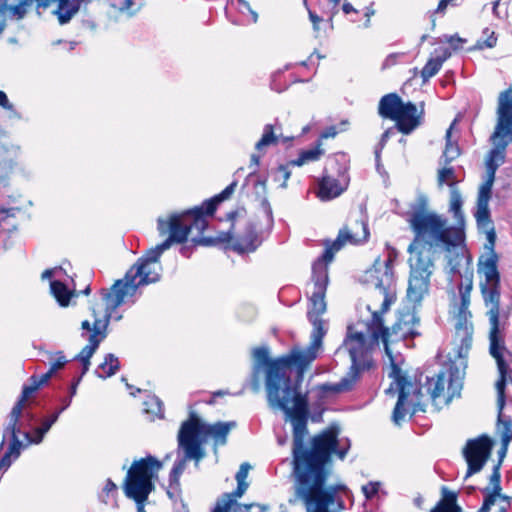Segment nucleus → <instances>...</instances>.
I'll return each mask as SVG.
<instances>
[{
  "mask_svg": "<svg viewBox=\"0 0 512 512\" xmlns=\"http://www.w3.org/2000/svg\"><path fill=\"white\" fill-rule=\"evenodd\" d=\"M253 389H254V391H258V389H259V385H258V382H257V381H255V382H254V384H253Z\"/></svg>",
  "mask_w": 512,
  "mask_h": 512,
  "instance_id": "64",
  "label": "nucleus"
},
{
  "mask_svg": "<svg viewBox=\"0 0 512 512\" xmlns=\"http://www.w3.org/2000/svg\"><path fill=\"white\" fill-rule=\"evenodd\" d=\"M489 492H501L500 473L497 468L494 470V472L490 476V486L486 487L483 491V493H489Z\"/></svg>",
  "mask_w": 512,
  "mask_h": 512,
  "instance_id": "41",
  "label": "nucleus"
},
{
  "mask_svg": "<svg viewBox=\"0 0 512 512\" xmlns=\"http://www.w3.org/2000/svg\"><path fill=\"white\" fill-rule=\"evenodd\" d=\"M236 185H237V182H235V181L232 182L219 195L215 196L214 198H212L208 201H205L201 207H196L194 209L185 211V212L181 213L180 215H186L189 213L197 212V214L199 213L205 219L206 227H207L208 226L207 216H212L217 208V205L220 202L228 199L232 195V193L235 190Z\"/></svg>",
  "mask_w": 512,
  "mask_h": 512,
  "instance_id": "20",
  "label": "nucleus"
},
{
  "mask_svg": "<svg viewBox=\"0 0 512 512\" xmlns=\"http://www.w3.org/2000/svg\"><path fill=\"white\" fill-rule=\"evenodd\" d=\"M163 463L154 456L135 460L127 472L124 491L137 504V512H145L144 503L153 490L152 480L162 469Z\"/></svg>",
  "mask_w": 512,
  "mask_h": 512,
  "instance_id": "8",
  "label": "nucleus"
},
{
  "mask_svg": "<svg viewBox=\"0 0 512 512\" xmlns=\"http://www.w3.org/2000/svg\"><path fill=\"white\" fill-rule=\"evenodd\" d=\"M328 3L331 5V8L328 12L329 20L332 21L333 17L338 13L339 11V5L341 3V0H327Z\"/></svg>",
  "mask_w": 512,
  "mask_h": 512,
  "instance_id": "49",
  "label": "nucleus"
},
{
  "mask_svg": "<svg viewBox=\"0 0 512 512\" xmlns=\"http://www.w3.org/2000/svg\"><path fill=\"white\" fill-rule=\"evenodd\" d=\"M379 488V482H369L362 487V491L367 499H371L378 493Z\"/></svg>",
  "mask_w": 512,
  "mask_h": 512,
  "instance_id": "43",
  "label": "nucleus"
},
{
  "mask_svg": "<svg viewBox=\"0 0 512 512\" xmlns=\"http://www.w3.org/2000/svg\"><path fill=\"white\" fill-rule=\"evenodd\" d=\"M491 141L495 145L486 160V167L497 169L505 160V149L506 146L512 141V137L509 135H503L495 137V132L491 136Z\"/></svg>",
  "mask_w": 512,
  "mask_h": 512,
  "instance_id": "21",
  "label": "nucleus"
},
{
  "mask_svg": "<svg viewBox=\"0 0 512 512\" xmlns=\"http://www.w3.org/2000/svg\"><path fill=\"white\" fill-rule=\"evenodd\" d=\"M502 440H503V442H504V444L506 446L507 443L509 442V437L507 435H504Z\"/></svg>",
  "mask_w": 512,
  "mask_h": 512,
  "instance_id": "63",
  "label": "nucleus"
},
{
  "mask_svg": "<svg viewBox=\"0 0 512 512\" xmlns=\"http://www.w3.org/2000/svg\"><path fill=\"white\" fill-rule=\"evenodd\" d=\"M367 223L361 219L339 231L336 240L326 249L321 258L312 266L309 284L308 318L313 325L311 343L306 349L294 348L287 355L271 360L266 347L253 350L254 373L265 371L267 402L272 410H281L293 426V465L295 494L304 505H344L340 493L347 494L344 485H326V463L331 454L343 459L350 447L349 441L339 440L336 427L313 437L310 449L303 446L308 433V400L299 387L292 383L290 368L297 366L300 372L316 359L326 333L320 316L326 311L325 293L328 285V263L334 254L347 243L359 244L368 239Z\"/></svg>",
  "mask_w": 512,
  "mask_h": 512,
  "instance_id": "1",
  "label": "nucleus"
},
{
  "mask_svg": "<svg viewBox=\"0 0 512 512\" xmlns=\"http://www.w3.org/2000/svg\"><path fill=\"white\" fill-rule=\"evenodd\" d=\"M251 466L248 463L241 464L236 473L237 488L232 493H224L217 501L213 512H230L235 500L241 498L249 487L247 482Z\"/></svg>",
  "mask_w": 512,
  "mask_h": 512,
  "instance_id": "16",
  "label": "nucleus"
},
{
  "mask_svg": "<svg viewBox=\"0 0 512 512\" xmlns=\"http://www.w3.org/2000/svg\"><path fill=\"white\" fill-rule=\"evenodd\" d=\"M310 21L313 24V29L315 32L319 31V24L322 22V18L319 17L315 12L308 10Z\"/></svg>",
  "mask_w": 512,
  "mask_h": 512,
  "instance_id": "50",
  "label": "nucleus"
},
{
  "mask_svg": "<svg viewBox=\"0 0 512 512\" xmlns=\"http://www.w3.org/2000/svg\"><path fill=\"white\" fill-rule=\"evenodd\" d=\"M28 4L29 3L27 2V0H24L19 5L11 6V7L7 6L6 10H9L13 14V16H15L17 19H21L26 13V5H28Z\"/></svg>",
  "mask_w": 512,
  "mask_h": 512,
  "instance_id": "45",
  "label": "nucleus"
},
{
  "mask_svg": "<svg viewBox=\"0 0 512 512\" xmlns=\"http://www.w3.org/2000/svg\"><path fill=\"white\" fill-rule=\"evenodd\" d=\"M431 512H460V511L456 510L455 508H449V507H445L443 505L437 504L431 510Z\"/></svg>",
  "mask_w": 512,
  "mask_h": 512,
  "instance_id": "53",
  "label": "nucleus"
},
{
  "mask_svg": "<svg viewBox=\"0 0 512 512\" xmlns=\"http://www.w3.org/2000/svg\"><path fill=\"white\" fill-rule=\"evenodd\" d=\"M293 137H284L281 132V126L276 122L275 124H266L263 128L261 138L255 144V150L257 153L251 155V165L255 168L260 163V158L266 153V149L270 146L277 145L280 141L287 143L291 141Z\"/></svg>",
  "mask_w": 512,
  "mask_h": 512,
  "instance_id": "15",
  "label": "nucleus"
},
{
  "mask_svg": "<svg viewBox=\"0 0 512 512\" xmlns=\"http://www.w3.org/2000/svg\"><path fill=\"white\" fill-rule=\"evenodd\" d=\"M498 256L491 248L488 253L478 260V275L480 290L486 307L490 324L489 340L490 354L495 359L499 378L496 381L497 405L501 412L505 405V386L512 382L510 362L511 353L505 347L504 323L500 322V274L498 271Z\"/></svg>",
  "mask_w": 512,
  "mask_h": 512,
  "instance_id": "5",
  "label": "nucleus"
},
{
  "mask_svg": "<svg viewBox=\"0 0 512 512\" xmlns=\"http://www.w3.org/2000/svg\"><path fill=\"white\" fill-rule=\"evenodd\" d=\"M290 166H292L290 164V162L287 165H280L275 172V181H278V182L282 181L280 184V186L282 188L286 187L287 181L290 178V175H291V171L289 169Z\"/></svg>",
  "mask_w": 512,
  "mask_h": 512,
  "instance_id": "39",
  "label": "nucleus"
},
{
  "mask_svg": "<svg viewBox=\"0 0 512 512\" xmlns=\"http://www.w3.org/2000/svg\"><path fill=\"white\" fill-rule=\"evenodd\" d=\"M57 9L55 14L58 16L60 24H65L79 11L84 0H55Z\"/></svg>",
  "mask_w": 512,
  "mask_h": 512,
  "instance_id": "27",
  "label": "nucleus"
},
{
  "mask_svg": "<svg viewBox=\"0 0 512 512\" xmlns=\"http://www.w3.org/2000/svg\"><path fill=\"white\" fill-rule=\"evenodd\" d=\"M491 450L492 442L485 435L467 441L463 449V457L468 466L464 480L482 470L491 455Z\"/></svg>",
  "mask_w": 512,
  "mask_h": 512,
  "instance_id": "11",
  "label": "nucleus"
},
{
  "mask_svg": "<svg viewBox=\"0 0 512 512\" xmlns=\"http://www.w3.org/2000/svg\"><path fill=\"white\" fill-rule=\"evenodd\" d=\"M379 114L396 122L397 129L409 134L419 124L422 113H418L417 107L411 102H403L395 93L383 96L379 102Z\"/></svg>",
  "mask_w": 512,
  "mask_h": 512,
  "instance_id": "10",
  "label": "nucleus"
},
{
  "mask_svg": "<svg viewBox=\"0 0 512 512\" xmlns=\"http://www.w3.org/2000/svg\"><path fill=\"white\" fill-rule=\"evenodd\" d=\"M235 426L236 423L233 421L208 424L203 422L194 411H190L189 418L181 424L178 433V447L186 452L187 458H195V462L198 464L205 456L202 445L208 439H212L215 446L224 445L229 432Z\"/></svg>",
  "mask_w": 512,
  "mask_h": 512,
  "instance_id": "7",
  "label": "nucleus"
},
{
  "mask_svg": "<svg viewBox=\"0 0 512 512\" xmlns=\"http://www.w3.org/2000/svg\"><path fill=\"white\" fill-rule=\"evenodd\" d=\"M483 505L478 512H507L510 508V497L501 494V492L484 493Z\"/></svg>",
  "mask_w": 512,
  "mask_h": 512,
  "instance_id": "23",
  "label": "nucleus"
},
{
  "mask_svg": "<svg viewBox=\"0 0 512 512\" xmlns=\"http://www.w3.org/2000/svg\"><path fill=\"white\" fill-rule=\"evenodd\" d=\"M438 504L460 511V508L456 505V494L448 491L446 488H443V498Z\"/></svg>",
  "mask_w": 512,
  "mask_h": 512,
  "instance_id": "40",
  "label": "nucleus"
},
{
  "mask_svg": "<svg viewBox=\"0 0 512 512\" xmlns=\"http://www.w3.org/2000/svg\"><path fill=\"white\" fill-rule=\"evenodd\" d=\"M78 383H79V379L71 386L70 398H72L75 395Z\"/></svg>",
  "mask_w": 512,
  "mask_h": 512,
  "instance_id": "61",
  "label": "nucleus"
},
{
  "mask_svg": "<svg viewBox=\"0 0 512 512\" xmlns=\"http://www.w3.org/2000/svg\"><path fill=\"white\" fill-rule=\"evenodd\" d=\"M145 405L147 406L146 412L153 414L159 418H162L164 415V408L162 402L156 398L152 397L150 398Z\"/></svg>",
  "mask_w": 512,
  "mask_h": 512,
  "instance_id": "37",
  "label": "nucleus"
},
{
  "mask_svg": "<svg viewBox=\"0 0 512 512\" xmlns=\"http://www.w3.org/2000/svg\"><path fill=\"white\" fill-rule=\"evenodd\" d=\"M403 57L402 53H391L383 61L382 68L387 69L395 65L400 58Z\"/></svg>",
  "mask_w": 512,
  "mask_h": 512,
  "instance_id": "46",
  "label": "nucleus"
},
{
  "mask_svg": "<svg viewBox=\"0 0 512 512\" xmlns=\"http://www.w3.org/2000/svg\"><path fill=\"white\" fill-rule=\"evenodd\" d=\"M71 404V398L64 400V405L56 412V413H62L66 408H68Z\"/></svg>",
  "mask_w": 512,
  "mask_h": 512,
  "instance_id": "58",
  "label": "nucleus"
},
{
  "mask_svg": "<svg viewBox=\"0 0 512 512\" xmlns=\"http://www.w3.org/2000/svg\"><path fill=\"white\" fill-rule=\"evenodd\" d=\"M323 153L324 151L320 148V144H318L317 147L302 151L297 159L290 161V164L293 166H302L308 162L317 161Z\"/></svg>",
  "mask_w": 512,
  "mask_h": 512,
  "instance_id": "32",
  "label": "nucleus"
},
{
  "mask_svg": "<svg viewBox=\"0 0 512 512\" xmlns=\"http://www.w3.org/2000/svg\"><path fill=\"white\" fill-rule=\"evenodd\" d=\"M52 375L53 373L50 370H48L46 373L40 376L39 380L32 387H36L37 390L39 386L46 384Z\"/></svg>",
  "mask_w": 512,
  "mask_h": 512,
  "instance_id": "51",
  "label": "nucleus"
},
{
  "mask_svg": "<svg viewBox=\"0 0 512 512\" xmlns=\"http://www.w3.org/2000/svg\"><path fill=\"white\" fill-rule=\"evenodd\" d=\"M456 124V120H454L448 130L446 131V146L443 151L442 158L444 162L447 164L453 160H455L460 155V148L456 142L451 140V133Z\"/></svg>",
  "mask_w": 512,
  "mask_h": 512,
  "instance_id": "30",
  "label": "nucleus"
},
{
  "mask_svg": "<svg viewBox=\"0 0 512 512\" xmlns=\"http://www.w3.org/2000/svg\"><path fill=\"white\" fill-rule=\"evenodd\" d=\"M66 363V359L63 355L58 354L55 360L51 363L50 371L54 374L56 371L61 369Z\"/></svg>",
  "mask_w": 512,
  "mask_h": 512,
  "instance_id": "48",
  "label": "nucleus"
},
{
  "mask_svg": "<svg viewBox=\"0 0 512 512\" xmlns=\"http://www.w3.org/2000/svg\"><path fill=\"white\" fill-rule=\"evenodd\" d=\"M50 290L59 305L62 307L68 306L70 298L74 295V291L68 289L65 284L57 280L50 282Z\"/></svg>",
  "mask_w": 512,
  "mask_h": 512,
  "instance_id": "29",
  "label": "nucleus"
},
{
  "mask_svg": "<svg viewBox=\"0 0 512 512\" xmlns=\"http://www.w3.org/2000/svg\"><path fill=\"white\" fill-rule=\"evenodd\" d=\"M119 365L118 358L114 354H108L104 362L98 366L96 373L101 378L110 377L118 371Z\"/></svg>",
  "mask_w": 512,
  "mask_h": 512,
  "instance_id": "31",
  "label": "nucleus"
},
{
  "mask_svg": "<svg viewBox=\"0 0 512 512\" xmlns=\"http://www.w3.org/2000/svg\"><path fill=\"white\" fill-rule=\"evenodd\" d=\"M497 43V37L495 36V32L490 30L489 28H485L483 30V36L479 40H477L475 44V49H485V48H493Z\"/></svg>",
  "mask_w": 512,
  "mask_h": 512,
  "instance_id": "35",
  "label": "nucleus"
},
{
  "mask_svg": "<svg viewBox=\"0 0 512 512\" xmlns=\"http://www.w3.org/2000/svg\"><path fill=\"white\" fill-rule=\"evenodd\" d=\"M463 282L458 286L459 299L453 305V314L455 317V327L457 330H468L471 312L469 306L471 303V291L473 288V270L469 265H465Z\"/></svg>",
  "mask_w": 512,
  "mask_h": 512,
  "instance_id": "13",
  "label": "nucleus"
},
{
  "mask_svg": "<svg viewBox=\"0 0 512 512\" xmlns=\"http://www.w3.org/2000/svg\"><path fill=\"white\" fill-rule=\"evenodd\" d=\"M114 311L115 309H107V306L103 303L93 306L91 308L93 323L91 324L88 320L82 322V336L85 337L86 333L89 334L87 337L89 343L83 347L77 356V359L83 365L82 374L89 370L90 358L99 347V344L106 338L107 327Z\"/></svg>",
  "mask_w": 512,
  "mask_h": 512,
  "instance_id": "9",
  "label": "nucleus"
},
{
  "mask_svg": "<svg viewBox=\"0 0 512 512\" xmlns=\"http://www.w3.org/2000/svg\"><path fill=\"white\" fill-rule=\"evenodd\" d=\"M374 15V10L372 8H367L365 12V16L367 17V21L365 23V27L369 26L370 23V17Z\"/></svg>",
  "mask_w": 512,
  "mask_h": 512,
  "instance_id": "57",
  "label": "nucleus"
},
{
  "mask_svg": "<svg viewBox=\"0 0 512 512\" xmlns=\"http://www.w3.org/2000/svg\"><path fill=\"white\" fill-rule=\"evenodd\" d=\"M350 178L347 173V166L344 165L338 170L337 178L324 175L318 182L317 197L321 201H329L340 196L348 187Z\"/></svg>",
  "mask_w": 512,
  "mask_h": 512,
  "instance_id": "14",
  "label": "nucleus"
},
{
  "mask_svg": "<svg viewBox=\"0 0 512 512\" xmlns=\"http://www.w3.org/2000/svg\"><path fill=\"white\" fill-rule=\"evenodd\" d=\"M183 453H184V457L182 459H178L174 463L173 468L170 472V475H169L170 487L176 488L179 486V479L186 468V462L188 460H195V458H187L186 452L183 451Z\"/></svg>",
  "mask_w": 512,
  "mask_h": 512,
  "instance_id": "33",
  "label": "nucleus"
},
{
  "mask_svg": "<svg viewBox=\"0 0 512 512\" xmlns=\"http://www.w3.org/2000/svg\"><path fill=\"white\" fill-rule=\"evenodd\" d=\"M446 388L451 398L458 393L461 385L458 381L452 380L451 377H448L445 373H439L436 378L428 380V390L433 399L443 395Z\"/></svg>",
  "mask_w": 512,
  "mask_h": 512,
  "instance_id": "19",
  "label": "nucleus"
},
{
  "mask_svg": "<svg viewBox=\"0 0 512 512\" xmlns=\"http://www.w3.org/2000/svg\"><path fill=\"white\" fill-rule=\"evenodd\" d=\"M389 137V131H386L383 135H382V142H385Z\"/></svg>",
  "mask_w": 512,
  "mask_h": 512,
  "instance_id": "62",
  "label": "nucleus"
},
{
  "mask_svg": "<svg viewBox=\"0 0 512 512\" xmlns=\"http://www.w3.org/2000/svg\"><path fill=\"white\" fill-rule=\"evenodd\" d=\"M441 42L449 43L454 50H458L462 47L466 40L459 37L458 35H444L441 38Z\"/></svg>",
  "mask_w": 512,
  "mask_h": 512,
  "instance_id": "42",
  "label": "nucleus"
},
{
  "mask_svg": "<svg viewBox=\"0 0 512 512\" xmlns=\"http://www.w3.org/2000/svg\"><path fill=\"white\" fill-rule=\"evenodd\" d=\"M336 134H337V131H336L335 127H329L321 134V138L327 139L330 137H334Z\"/></svg>",
  "mask_w": 512,
  "mask_h": 512,
  "instance_id": "56",
  "label": "nucleus"
},
{
  "mask_svg": "<svg viewBox=\"0 0 512 512\" xmlns=\"http://www.w3.org/2000/svg\"><path fill=\"white\" fill-rule=\"evenodd\" d=\"M426 205H427V203H426L425 197H420L419 198V204L413 205L411 207V210L407 213L406 220L413 213L418 212V211H424L426 213H432V214H436L438 216H441L442 218H444L446 220V223H447V225L449 227H461V229L463 231V234H465L464 217H463V213H462V210H461L462 198H461L460 192L456 188L451 189V194H450V211L453 212L454 217L457 220V223L455 225L450 224L448 218L445 215L438 214V213H436L434 211L428 210ZM465 238H466V235H464V239Z\"/></svg>",
  "mask_w": 512,
  "mask_h": 512,
  "instance_id": "17",
  "label": "nucleus"
},
{
  "mask_svg": "<svg viewBox=\"0 0 512 512\" xmlns=\"http://www.w3.org/2000/svg\"><path fill=\"white\" fill-rule=\"evenodd\" d=\"M267 506L258 504V503H251V504H238L236 501L233 504L231 510L233 512H265L267 510Z\"/></svg>",
  "mask_w": 512,
  "mask_h": 512,
  "instance_id": "36",
  "label": "nucleus"
},
{
  "mask_svg": "<svg viewBox=\"0 0 512 512\" xmlns=\"http://www.w3.org/2000/svg\"><path fill=\"white\" fill-rule=\"evenodd\" d=\"M407 223L414 237L407 248L409 281L407 297L420 303L428 295L436 257L444 254L452 274L459 273L461 261L470 264L461 227H449L441 216L424 211L413 213Z\"/></svg>",
  "mask_w": 512,
  "mask_h": 512,
  "instance_id": "2",
  "label": "nucleus"
},
{
  "mask_svg": "<svg viewBox=\"0 0 512 512\" xmlns=\"http://www.w3.org/2000/svg\"><path fill=\"white\" fill-rule=\"evenodd\" d=\"M259 245L258 236L256 230L249 227L246 234L243 237L238 238L232 244L233 250L242 254L247 252H253Z\"/></svg>",
  "mask_w": 512,
  "mask_h": 512,
  "instance_id": "28",
  "label": "nucleus"
},
{
  "mask_svg": "<svg viewBox=\"0 0 512 512\" xmlns=\"http://www.w3.org/2000/svg\"><path fill=\"white\" fill-rule=\"evenodd\" d=\"M7 9L6 0H0V14H3Z\"/></svg>",
  "mask_w": 512,
  "mask_h": 512,
  "instance_id": "60",
  "label": "nucleus"
},
{
  "mask_svg": "<svg viewBox=\"0 0 512 512\" xmlns=\"http://www.w3.org/2000/svg\"><path fill=\"white\" fill-rule=\"evenodd\" d=\"M0 212L3 213V214H7V215L13 216L14 212H15V209L14 208H9V209L0 208Z\"/></svg>",
  "mask_w": 512,
  "mask_h": 512,
  "instance_id": "59",
  "label": "nucleus"
},
{
  "mask_svg": "<svg viewBox=\"0 0 512 512\" xmlns=\"http://www.w3.org/2000/svg\"><path fill=\"white\" fill-rule=\"evenodd\" d=\"M449 6V4H447V1L445 0H441L436 8V10L431 14V17L435 14V13H440V14H444L445 13V10L446 8Z\"/></svg>",
  "mask_w": 512,
  "mask_h": 512,
  "instance_id": "54",
  "label": "nucleus"
},
{
  "mask_svg": "<svg viewBox=\"0 0 512 512\" xmlns=\"http://www.w3.org/2000/svg\"><path fill=\"white\" fill-rule=\"evenodd\" d=\"M397 257L394 249H387L385 257L376 258L373 266L365 271L363 282L374 288L367 309L371 312V320L366 325V334L352 327L344 341V347L351 358L350 371L370 367V352L381 341V314L389 310L397 299L396 280L393 262Z\"/></svg>",
  "mask_w": 512,
  "mask_h": 512,
  "instance_id": "3",
  "label": "nucleus"
},
{
  "mask_svg": "<svg viewBox=\"0 0 512 512\" xmlns=\"http://www.w3.org/2000/svg\"><path fill=\"white\" fill-rule=\"evenodd\" d=\"M0 107L11 112L14 116H18L14 105L9 101L6 93L0 90Z\"/></svg>",
  "mask_w": 512,
  "mask_h": 512,
  "instance_id": "44",
  "label": "nucleus"
},
{
  "mask_svg": "<svg viewBox=\"0 0 512 512\" xmlns=\"http://www.w3.org/2000/svg\"><path fill=\"white\" fill-rule=\"evenodd\" d=\"M417 322L413 314L407 313L401 315L391 328H386L381 317V342L384 345L385 353L390 360L394 374V380L385 392L387 394L398 393V401L392 415V420L397 425L405 419L407 414H414L421 410V388L400 376L398 369V364L401 362L398 348L399 346L407 347L406 341L417 334Z\"/></svg>",
  "mask_w": 512,
  "mask_h": 512,
  "instance_id": "6",
  "label": "nucleus"
},
{
  "mask_svg": "<svg viewBox=\"0 0 512 512\" xmlns=\"http://www.w3.org/2000/svg\"><path fill=\"white\" fill-rule=\"evenodd\" d=\"M498 120L495 127V137L509 135L512 137V89L499 96Z\"/></svg>",
  "mask_w": 512,
  "mask_h": 512,
  "instance_id": "18",
  "label": "nucleus"
},
{
  "mask_svg": "<svg viewBox=\"0 0 512 512\" xmlns=\"http://www.w3.org/2000/svg\"><path fill=\"white\" fill-rule=\"evenodd\" d=\"M342 11L348 15L350 13H357L358 11L349 2H344L342 5Z\"/></svg>",
  "mask_w": 512,
  "mask_h": 512,
  "instance_id": "55",
  "label": "nucleus"
},
{
  "mask_svg": "<svg viewBox=\"0 0 512 512\" xmlns=\"http://www.w3.org/2000/svg\"><path fill=\"white\" fill-rule=\"evenodd\" d=\"M486 168L487 178L479 188L477 206L474 216L478 226L487 230L488 239L491 245H494L495 233L493 231L492 222L490 219L489 201L491 198V190L497 169H492L491 167Z\"/></svg>",
  "mask_w": 512,
  "mask_h": 512,
  "instance_id": "12",
  "label": "nucleus"
},
{
  "mask_svg": "<svg viewBox=\"0 0 512 512\" xmlns=\"http://www.w3.org/2000/svg\"><path fill=\"white\" fill-rule=\"evenodd\" d=\"M158 231L161 236L169 237L150 249L131 267L123 279L117 280L110 290L103 289L101 301L107 309H117L128 297L135 295L139 286L154 283L160 278L159 258L173 243H183L188 234L195 229L202 233L206 229L205 219L197 212L186 215H170L167 219H158Z\"/></svg>",
  "mask_w": 512,
  "mask_h": 512,
  "instance_id": "4",
  "label": "nucleus"
},
{
  "mask_svg": "<svg viewBox=\"0 0 512 512\" xmlns=\"http://www.w3.org/2000/svg\"><path fill=\"white\" fill-rule=\"evenodd\" d=\"M132 0H107L106 14L113 22H120L132 16Z\"/></svg>",
  "mask_w": 512,
  "mask_h": 512,
  "instance_id": "24",
  "label": "nucleus"
},
{
  "mask_svg": "<svg viewBox=\"0 0 512 512\" xmlns=\"http://www.w3.org/2000/svg\"><path fill=\"white\" fill-rule=\"evenodd\" d=\"M116 489V485L110 479H108L100 496L101 501L107 503V498L109 497L110 493L115 492Z\"/></svg>",
  "mask_w": 512,
  "mask_h": 512,
  "instance_id": "47",
  "label": "nucleus"
},
{
  "mask_svg": "<svg viewBox=\"0 0 512 512\" xmlns=\"http://www.w3.org/2000/svg\"><path fill=\"white\" fill-rule=\"evenodd\" d=\"M358 379L357 371H349L338 383H326L318 387L323 395L339 394L352 389Z\"/></svg>",
  "mask_w": 512,
  "mask_h": 512,
  "instance_id": "25",
  "label": "nucleus"
},
{
  "mask_svg": "<svg viewBox=\"0 0 512 512\" xmlns=\"http://www.w3.org/2000/svg\"><path fill=\"white\" fill-rule=\"evenodd\" d=\"M62 271V268L47 269L42 273V279H51L56 273Z\"/></svg>",
  "mask_w": 512,
  "mask_h": 512,
  "instance_id": "52",
  "label": "nucleus"
},
{
  "mask_svg": "<svg viewBox=\"0 0 512 512\" xmlns=\"http://www.w3.org/2000/svg\"><path fill=\"white\" fill-rule=\"evenodd\" d=\"M435 52L437 55L430 58L421 71V77L424 82L436 75L441 69L443 63L451 56V53L447 48L436 50Z\"/></svg>",
  "mask_w": 512,
  "mask_h": 512,
  "instance_id": "26",
  "label": "nucleus"
},
{
  "mask_svg": "<svg viewBox=\"0 0 512 512\" xmlns=\"http://www.w3.org/2000/svg\"><path fill=\"white\" fill-rule=\"evenodd\" d=\"M238 5L237 9L242 15H249L250 19L248 20L250 23H256L258 20V14L255 12L250 4L245 0H237Z\"/></svg>",
  "mask_w": 512,
  "mask_h": 512,
  "instance_id": "38",
  "label": "nucleus"
},
{
  "mask_svg": "<svg viewBox=\"0 0 512 512\" xmlns=\"http://www.w3.org/2000/svg\"><path fill=\"white\" fill-rule=\"evenodd\" d=\"M18 154V148L0 145V188L5 187L6 178L15 165Z\"/></svg>",
  "mask_w": 512,
  "mask_h": 512,
  "instance_id": "22",
  "label": "nucleus"
},
{
  "mask_svg": "<svg viewBox=\"0 0 512 512\" xmlns=\"http://www.w3.org/2000/svg\"><path fill=\"white\" fill-rule=\"evenodd\" d=\"M437 181L439 186L448 185L453 189L458 179L452 167H443L438 170Z\"/></svg>",
  "mask_w": 512,
  "mask_h": 512,
  "instance_id": "34",
  "label": "nucleus"
}]
</instances>
